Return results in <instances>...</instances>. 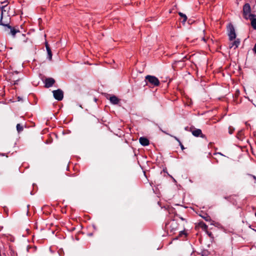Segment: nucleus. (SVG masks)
<instances>
[{"mask_svg":"<svg viewBox=\"0 0 256 256\" xmlns=\"http://www.w3.org/2000/svg\"><path fill=\"white\" fill-rule=\"evenodd\" d=\"M202 217L207 222H210L211 220L210 217L207 214L205 216H202Z\"/></svg>","mask_w":256,"mask_h":256,"instance_id":"nucleus-19","label":"nucleus"},{"mask_svg":"<svg viewBox=\"0 0 256 256\" xmlns=\"http://www.w3.org/2000/svg\"><path fill=\"white\" fill-rule=\"evenodd\" d=\"M146 84H150V86H158L160 84V80L158 79L154 76L148 75L145 77Z\"/></svg>","mask_w":256,"mask_h":256,"instance_id":"nucleus-2","label":"nucleus"},{"mask_svg":"<svg viewBox=\"0 0 256 256\" xmlns=\"http://www.w3.org/2000/svg\"><path fill=\"white\" fill-rule=\"evenodd\" d=\"M180 218L182 220H184V218H182V217H180Z\"/></svg>","mask_w":256,"mask_h":256,"instance_id":"nucleus-29","label":"nucleus"},{"mask_svg":"<svg viewBox=\"0 0 256 256\" xmlns=\"http://www.w3.org/2000/svg\"><path fill=\"white\" fill-rule=\"evenodd\" d=\"M140 144L143 146H147L149 144L148 140L144 137H140L139 139Z\"/></svg>","mask_w":256,"mask_h":256,"instance_id":"nucleus-12","label":"nucleus"},{"mask_svg":"<svg viewBox=\"0 0 256 256\" xmlns=\"http://www.w3.org/2000/svg\"><path fill=\"white\" fill-rule=\"evenodd\" d=\"M174 139H175L178 142V143H180V140H179L177 137H176V136H174Z\"/></svg>","mask_w":256,"mask_h":256,"instance_id":"nucleus-26","label":"nucleus"},{"mask_svg":"<svg viewBox=\"0 0 256 256\" xmlns=\"http://www.w3.org/2000/svg\"><path fill=\"white\" fill-rule=\"evenodd\" d=\"M46 51L48 52V58L50 60H51L52 58V52L51 50H50V48L48 46L47 42H46Z\"/></svg>","mask_w":256,"mask_h":256,"instance_id":"nucleus-14","label":"nucleus"},{"mask_svg":"<svg viewBox=\"0 0 256 256\" xmlns=\"http://www.w3.org/2000/svg\"><path fill=\"white\" fill-rule=\"evenodd\" d=\"M24 130V127L20 124H16V130L18 133L22 132Z\"/></svg>","mask_w":256,"mask_h":256,"instance_id":"nucleus-18","label":"nucleus"},{"mask_svg":"<svg viewBox=\"0 0 256 256\" xmlns=\"http://www.w3.org/2000/svg\"><path fill=\"white\" fill-rule=\"evenodd\" d=\"M178 224L175 220H172L166 222L165 225V230L171 234H174L178 230Z\"/></svg>","mask_w":256,"mask_h":256,"instance_id":"nucleus-1","label":"nucleus"},{"mask_svg":"<svg viewBox=\"0 0 256 256\" xmlns=\"http://www.w3.org/2000/svg\"><path fill=\"white\" fill-rule=\"evenodd\" d=\"M190 131L192 133V135L196 137H200L203 138H206V135L202 133V131L200 129L190 128Z\"/></svg>","mask_w":256,"mask_h":256,"instance_id":"nucleus-6","label":"nucleus"},{"mask_svg":"<svg viewBox=\"0 0 256 256\" xmlns=\"http://www.w3.org/2000/svg\"><path fill=\"white\" fill-rule=\"evenodd\" d=\"M228 31V36L230 40L232 41L236 38V34L234 26L232 24H229L227 26Z\"/></svg>","mask_w":256,"mask_h":256,"instance_id":"nucleus-5","label":"nucleus"},{"mask_svg":"<svg viewBox=\"0 0 256 256\" xmlns=\"http://www.w3.org/2000/svg\"><path fill=\"white\" fill-rule=\"evenodd\" d=\"M243 16L246 20L251 18L252 16H254V14H251V8L248 3L246 4L243 6Z\"/></svg>","mask_w":256,"mask_h":256,"instance_id":"nucleus-4","label":"nucleus"},{"mask_svg":"<svg viewBox=\"0 0 256 256\" xmlns=\"http://www.w3.org/2000/svg\"><path fill=\"white\" fill-rule=\"evenodd\" d=\"M242 135V130L239 131L237 134L238 138L241 139Z\"/></svg>","mask_w":256,"mask_h":256,"instance_id":"nucleus-21","label":"nucleus"},{"mask_svg":"<svg viewBox=\"0 0 256 256\" xmlns=\"http://www.w3.org/2000/svg\"><path fill=\"white\" fill-rule=\"evenodd\" d=\"M234 128L233 127L230 126H229L228 128V133L230 134H232L234 133Z\"/></svg>","mask_w":256,"mask_h":256,"instance_id":"nucleus-20","label":"nucleus"},{"mask_svg":"<svg viewBox=\"0 0 256 256\" xmlns=\"http://www.w3.org/2000/svg\"><path fill=\"white\" fill-rule=\"evenodd\" d=\"M110 102L114 104H116L119 102L118 98L115 96H112L110 98Z\"/></svg>","mask_w":256,"mask_h":256,"instance_id":"nucleus-13","label":"nucleus"},{"mask_svg":"<svg viewBox=\"0 0 256 256\" xmlns=\"http://www.w3.org/2000/svg\"><path fill=\"white\" fill-rule=\"evenodd\" d=\"M254 16H252L251 18H248L251 20V25L254 29L256 30V18Z\"/></svg>","mask_w":256,"mask_h":256,"instance_id":"nucleus-16","label":"nucleus"},{"mask_svg":"<svg viewBox=\"0 0 256 256\" xmlns=\"http://www.w3.org/2000/svg\"><path fill=\"white\" fill-rule=\"evenodd\" d=\"M202 40H203L204 42H206V38H202Z\"/></svg>","mask_w":256,"mask_h":256,"instance_id":"nucleus-28","label":"nucleus"},{"mask_svg":"<svg viewBox=\"0 0 256 256\" xmlns=\"http://www.w3.org/2000/svg\"><path fill=\"white\" fill-rule=\"evenodd\" d=\"M185 232L183 230H181L179 232V236H182V234H185Z\"/></svg>","mask_w":256,"mask_h":256,"instance_id":"nucleus-23","label":"nucleus"},{"mask_svg":"<svg viewBox=\"0 0 256 256\" xmlns=\"http://www.w3.org/2000/svg\"><path fill=\"white\" fill-rule=\"evenodd\" d=\"M19 74V72L15 71L12 72L10 76V80H11V82H13V84L14 85L17 84H18V82H19V80L21 79V78L20 77L16 78V75H17Z\"/></svg>","mask_w":256,"mask_h":256,"instance_id":"nucleus-8","label":"nucleus"},{"mask_svg":"<svg viewBox=\"0 0 256 256\" xmlns=\"http://www.w3.org/2000/svg\"><path fill=\"white\" fill-rule=\"evenodd\" d=\"M251 176L256 181V176H254V175H251Z\"/></svg>","mask_w":256,"mask_h":256,"instance_id":"nucleus-27","label":"nucleus"},{"mask_svg":"<svg viewBox=\"0 0 256 256\" xmlns=\"http://www.w3.org/2000/svg\"><path fill=\"white\" fill-rule=\"evenodd\" d=\"M210 238H213V234L212 232H208V230L205 232Z\"/></svg>","mask_w":256,"mask_h":256,"instance_id":"nucleus-22","label":"nucleus"},{"mask_svg":"<svg viewBox=\"0 0 256 256\" xmlns=\"http://www.w3.org/2000/svg\"><path fill=\"white\" fill-rule=\"evenodd\" d=\"M6 1H4L2 2V4H4V5L0 7V10H1V16H0V20L2 21V17L4 12H6V10L8 8V4Z\"/></svg>","mask_w":256,"mask_h":256,"instance_id":"nucleus-10","label":"nucleus"},{"mask_svg":"<svg viewBox=\"0 0 256 256\" xmlns=\"http://www.w3.org/2000/svg\"><path fill=\"white\" fill-rule=\"evenodd\" d=\"M179 144L182 150H184V145L182 144L181 142L179 143Z\"/></svg>","mask_w":256,"mask_h":256,"instance_id":"nucleus-25","label":"nucleus"},{"mask_svg":"<svg viewBox=\"0 0 256 256\" xmlns=\"http://www.w3.org/2000/svg\"><path fill=\"white\" fill-rule=\"evenodd\" d=\"M55 80L52 78H46L44 80V86L46 88H49L52 86L54 84Z\"/></svg>","mask_w":256,"mask_h":256,"instance_id":"nucleus-9","label":"nucleus"},{"mask_svg":"<svg viewBox=\"0 0 256 256\" xmlns=\"http://www.w3.org/2000/svg\"><path fill=\"white\" fill-rule=\"evenodd\" d=\"M198 226L204 232L208 230V226L203 222H200L198 223Z\"/></svg>","mask_w":256,"mask_h":256,"instance_id":"nucleus-15","label":"nucleus"},{"mask_svg":"<svg viewBox=\"0 0 256 256\" xmlns=\"http://www.w3.org/2000/svg\"><path fill=\"white\" fill-rule=\"evenodd\" d=\"M240 44V40L239 39H236L230 44L229 47L230 48H234V49H236L238 48Z\"/></svg>","mask_w":256,"mask_h":256,"instance_id":"nucleus-11","label":"nucleus"},{"mask_svg":"<svg viewBox=\"0 0 256 256\" xmlns=\"http://www.w3.org/2000/svg\"><path fill=\"white\" fill-rule=\"evenodd\" d=\"M52 92L56 100L58 101L62 100L64 98V93L61 90L58 89L57 90H53Z\"/></svg>","mask_w":256,"mask_h":256,"instance_id":"nucleus-7","label":"nucleus"},{"mask_svg":"<svg viewBox=\"0 0 256 256\" xmlns=\"http://www.w3.org/2000/svg\"><path fill=\"white\" fill-rule=\"evenodd\" d=\"M178 14L182 18H183L182 22H185L187 20L186 16L185 14H184L181 12H179Z\"/></svg>","mask_w":256,"mask_h":256,"instance_id":"nucleus-17","label":"nucleus"},{"mask_svg":"<svg viewBox=\"0 0 256 256\" xmlns=\"http://www.w3.org/2000/svg\"><path fill=\"white\" fill-rule=\"evenodd\" d=\"M252 50L256 54V43L255 44Z\"/></svg>","mask_w":256,"mask_h":256,"instance_id":"nucleus-24","label":"nucleus"},{"mask_svg":"<svg viewBox=\"0 0 256 256\" xmlns=\"http://www.w3.org/2000/svg\"><path fill=\"white\" fill-rule=\"evenodd\" d=\"M0 25L6 27V30L7 29L10 30V32L9 34H11L13 37H14L16 34L20 32L18 30L14 28L11 26L8 22H4L2 20H0Z\"/></svg>","mask_w":256,"mask_h":256,"instance_id":"nucleus-3","label":"nucleus"}]
</instances>
